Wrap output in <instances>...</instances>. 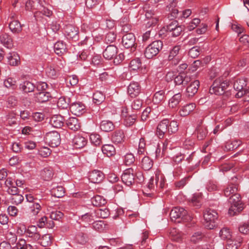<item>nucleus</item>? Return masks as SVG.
<instances>
[{
    "label": "nucleus",
    "instance_id": "f257e3e1",
    "mask_svg": "<svg viewBox=\"0 0 249 249\" xmlns=\"http://www.w3.org/2000/svg\"><path fill=\"white\" fill-rule=\"evenodd\" d=\"M178 130V124L176 121L170 122L164 119L160 122L157 127L156 133L160 139L163 138L166 133L171 135Z\"/></svg>",
    "mask_w": 249,
    "mask_h": 249
},
{
    "label": "nucleus",
    "instance_id": "f03ea898",
    "mask_svg": "<svg viewBox=\"0 0 249 249\" xmlns=\"http://www.w3.org/2000/svg\"><path fill=\"white\" fill-rule=\"evenodd\" d=\"M170 218L173 221L178 222L181 221L187 222L192 221V216L188 213L187 211L183 208L177 207L174 208L170 213Z\"/></svg>",
    "mask_w": 249,
    "mask_h": 249
},
{
    "label": "nucleus",
    "instance_id": "7ed1b4c3",
    "mask_svg": "<svg viewBox=\"0 0 249 249\" xmlns=\"http://www.w3.org/2000/svg\"><path fill=\"white\" fill-rule=\"evenodd\" d=\"M229 202L231 204V206L229 209L228 213L231 216L238 214L244 209L240 195L237 193L230 196Z\"/></svg>",
    "mask_w": 249,
    "mask_h": 249
},
{
    "label": "nucleus",
    "instance_id": "20e7f679",
    "mask_svg": "<svg viewBox=\"0 0 249 249\" xmlns=\"http://www.w3.org/2000/svg\"><path fill=\"white\" fill-rule=\"evenodd\" d=\"M138 179L139 182H142L144 180V177L141 173L135 175L134 170L131 168H128L124 171L122 175V180L124 184L127 186H130L134 183L135 178Z\"/></svg>",
    "mask_w": 249,
    "mask_h": 249
},
{
    "label": "nucleus",
    "instance_id": "39448f33",
    "mask_svg": "<svg viewBox=\"0 0 249 249\" xmlns=\"http://www.w3.org/2000/svg\"><path fill=\"white\" fill-rule=\"evenodd\" d=\"M204 225L208 229H213L215 227V221L218 218L217 212L210 208L206 209L204 212Z\"/></svg>",
    "mask_w": 249,
    "mask_h": 249
},
{
    "label": "nucleus",
    "instance_id": "423d86ee",
    "mask_svg": "<svg viewBox=\"0 0 249 249\" xmlns=\"http://www.w3.org/2000/svg\"><path fill=\"white\" fill-rule=\"evenodd\" d=\"M163 47L162 42L156 40L150 44L145 49L144 54L147 59L152 58L156 56Z\"/></svg>",
    "mask_w": 249,
    "mask_h": 249
},
{
    "label": "nucleus",
    "instance_id": "0eeeda50",
    "mask_svg": "<svg viewBox=\"0 0 249 249\" xmlns=\"http://www.w3.org/2000/svg\"><path fill=\"white\" fill-rule=\"evenodd\" d=\"M45 140L50 146L56 147L60 144V136L56 131H51L46 134Z\"/></svg>",
    "mask_w": 249,
    "mask_h": 249
},
{
    "label": "nucleus",
    "instance_id": "6e6552de",
    "mask_svg": "<svg viewBox=\"0 0 249 249\" xmlns=\"http://www.w3.org/2000/svg\"><path fill=\"white\" fill-rule=\"evenodd\" d=\"M136 38L134 34L130 33L125 34L122 37V44L125 48H131V51H135L137 47Z\"/></svg>",
    "mask_w": 249,
    "mask_h": 249
},
{
    "label": "nucleus",
    "instance_id": "1a4fd4ad",
    "mask_svg": "<svg viewBox=\"0 0 249 249\" xmlns=\"http://www.w3.org/2000/svg\"><path fill=\"white\" fill-rule=\"evenodd\" d=\"M64 32L68 38L74 41L78 40L79 30L77 27L71 24H68L64 28Z\"/></svg>",
    "mask_w": 249,
    "mask_h": 249
},
{
    "label": "nucleus",
    "instance_id": "9d476101",
    "mask_svg": "<svg viewBox=\"0 0 249 249\" xmlns=\"http://www.w3.org/2000/svg\"><path fill=\"white\" fill-rule=\"evenodd\" d=\"M237 179L238 178L236 177L232 178L231 180L232 181L231 182L230 184L224 190V195L226 196L230 197V196L231 195L237 193L238 184L236 182L237 181Z\"/></svg>",
    "mask_w": 249,
    "mask_h": 249
},
{
    "label": "nucleus",
    "instance_id": "9b49d317",
    "mask_svg": "<svg viewBox=\"0 0 249 249\" xmlns=\"http://www.w3.org/2000/svg\"><path fill=\"white\" fill-rule=\"evenodd\" d=\"M118 53V48L113 45H110L107 47L103 53L104 57L107 60L114 59Z\"/></svg>",
    "mask_w": 249,
    "mask_h": 249
},
{
    "label": "nucleus",
    "instance_id": "f8f14e48",
    "mask_svg": "<svg viewBox=\"0 0 249 249\" xmlns=\"http://www.w3.org/2000/svg\"><path fill=\"white\" fill-rule=\"evenodd\" d=\"M104 174L101 171L94 170L89 173V180L94 183H99L104 179Z\"/></svg>",
    "mask_w": 249,
    "mask_h": 249
},
{
    "label": "nucleus",
    "instance_id": "ddd939ff",
    "mask_svg": "<svg viewBox=\"0 0 249 249\" xmlns=\"http://www.w3.org/2000/svg\"><path fill=\"white\" fill-rule=\"evenodd\" d=\"M191 81V78L185 73L180 72L178 75H176L174 82L176 85H182L186 86Z\"/></svg>",
    "mask_w": 249,
    "mask_h": 249
},
{
    "label": "nucleus",
    "instance_id": "4468645a",
    "mask_svg": "<svg viewBox=\"0 0 249 249\" xmlns=\"http://www.w3.org/2000/svg\"><path fill=\"white\" fill-rule=\"evenodd\" d=\"M71 112L76 116H80L85 111V106L81 102L73 103L70 107Z\"/></svg>",
    "mask_w": 249,
    "mask_h": 249
},
{
    "label": "nucleus",
    "instance_id": "2eb2a0df",
    "mask_svg": "<svg viewBox=\"0 0 249 249\" xmlns=\"http://www.w3.org/2000/svg\"><path fill=\"white\" fill-rule=\"evenodd\" d=\"M127 92L132 98H135L141 92V87L138 82L130 83L127 88Z\"/></svg>",
    "mask_w": 249,
    "mask_h": 249
},
{
    "label": "nucleus",
    "instance_id": "dca6fc26",
    "mask_svg": "<svg viewBox=\"0 0 249 249\" xmlns=\"http://www.w3.org/2000/svg\"><path fill=\"white\" fill-rule=\"evenodd\" d=\"M199 86V81L196 80L191 83L186 89V96L188 97H193L197 93Z\"/></svg>",
    "mask_w": 249,
    "mask_h": 249
},
{
    "label": "nucleus",
    "instance_id": "f3484780",
    "mask_svg": "<svg viewBox=\"0 0 249 249\" xmlns=\"http://www.w3.org/2000/svg\"><path fill=\"white\" fill-rule=\"evenodd\" d=\"M242 242V238L240 237H237L236 238H233L232 237L226 241V248L227 249H237Z\"/></svg>",
    "mask_w": 249,
    "mask_h": 249
},
{
    "label": "nucleus",
    "instance_id": "a211bd4d",
    "mask_svg": "<svg viewBox=\"0 0 249 249\" xmlns=\"http://www.w3.org/2000/svg\"><path fill=\"white\" fill-rule=\"evenodd\" d=\"M209 92L211 94H215L221 95L224 94L220 86V79H216L210 88Z\"/></svg>",
    "mask_w": 249,
    "mask_h": 249
},
{
    "label": "nucleus",
    "instance_id": "6ab92c4d",
    "mask_svg": "<svg viewBox=\"0 0 249 249\" xmlns=\"http://www.w3.org/2000/svg\"><path fill=\"white\" fill-rule=\"evenodd\" d=\"M8 63L11 66H18L20 63V57L16 52H13L9 53L7 57Z\"/></svg>",
    "mask_w": 249,
    "mask_h": 249
},
{
    "label": "nucleus",
    "instance_id": "aec40b11",
    "mask_svg": "<svg viewBox=\"0 0 249 249\" xmlns=\"http://www.w3.org/2000/svg\"><path fill=\"white\" fill-rule=\"evenodd\" d=\"M35 100L38 103H44L48 101L51 97L50 92L47 91H41L35 94Z\"/></svg>",
    "mask_w": 249,
    "mask_h": 249
},
{
    "label": "nucleus",
    "instance_id": "412c9836",
    "mask_svg": "<svg viewBox=\"0 0 249 249\" xmlns=\"http://www.w3.org/2000/svg\"><path fill=\"white\" fill-rule=\"evenodd\" d=\"M54 50L56 54L61 56L67 52L66 44L62 41H58L54 45Z\"/></svg>",
    "mask_w": 249,
    "mask_h": 249
},
{
    "label": "nucleus",
    "instance_id": "4be33fe9",
    "mask_svg": "<svg viewBox=\"0 0 249 249\" xmlns=\"http://www.w3.org/2000/svg\"><path fill=\"white\" fill-rule=\"evenodd\" d=\"M73 143L75 148H82L87 143V140L80 135H75L73 139Z\"/></svg>",
    "mask_w": 249,
    "mask_h": 249
},
{
    "label": "nucleus",
    "instance_id": "5701e85b",
    "mask_svg": "<svg viewBox=\"0 0 249 249\" xmlns=\"http://www.w3.org/2000/svg\"><path fill=\"white\" fill-rule=\"evenodd\" d=\"M124 135L122 130H117L111 136V141L114 143H120L124 141Z\"/></svg>",
    "mask_w": 249,
    "mask_h": 249
},
{
    "label": "nucleus",
    "instance_id": "b1692460",
    "mask_svg": "<svg viewBox=\"0 0 249 249\" xmlns=\"http://www.w3.org/2000/svg\"><path fill=\"white\" fill-rule=\"evenodd\" d=\"M64 121V119L62 116L54 115L51 118L50 123L54 127L60 128L63 126Z\"/></svg>",
    "mask_w": 249,
    "mask_h": 249
},
{
    "label": "nucleus",
    "instance_id": "393cba45",
    "mask_svg": "<svg viewBox=\"0 0 249 249\" xmlns=\"http://www.w3.org/2000/svg\"><path fill=\"white\" fill-rule=\"evenodd\" d=\"M181 100V94L180 93L175 94L169 101L168 105L170 108L176 109Z\"/></svg>",
    "mask_w": 249,
    "mask_h": 249
},
{
    "label": "nucleus",
    "instance_id": "a878e982",
    "mask_svg": "<svg viewBox=\"0 0 249 249\" xmlns=\"http://www.w3.org/2000/svg\"><path fill=\"white\" fill-rule=\"evenodd\" d=\"M67 126L73 131L78 130L80 127L78 120L74 117L70 118L66 122Z\"/></svg>",
    "mask_w": 249,
    "mask_h": 249
},
{
    "label": "nucleus",
    "instance_id": "bb28decb",
    "mask_svg": "<svg viewBox=\"0 0 249 249\" xmlns=\"http://www.w3.org/2000/svg\"><path fill=\"white\" fill-rule=\"evenodd\" d=\"M35 86L33 83L30 81H26L19 85V89L24 93H29L34 90Z\"/></svg>",
    "mask_w": 249,
    "mask_h": 249
},
{
    "label": "nucleus",
    "instance_id": "cd10ccee",
    "mask_svg": "<svg viewBox=\"0 0 249 249\" xmlns=\"http://www.w3.org/2000/svg\"><path fill=\"white\" fill-rule=\"evenodd\" d=\"M165 99V91L160 90L156 92L153 97V102L155 104H159L164 101Z\"/></svg>",
    "mask_w": 249,
    "mask_h": 249
},
{
    "label": "nucleus",
    "instance_id": "c85d7f7f",
    "mask_svg": "<svg viewBox=\"0 0 249 249\" xmlns=\"http://www.w3.org/2000/svg\"><path fill=\"white\" fill-rule=\"evenodd\" d=\"M1 43L7 48H11L13 46V41L10 36L6 33H2L0 36Z\"/></svg>",
    "mask_w": 249,
    "mask_h": 249
},
{
    "label": "nucleus",
    "instance_id": "c756f323",
    "mask_svg": "<svg viewBox=\"0 0 249 249\" xmlns=\"http://www.w3.org/2000/svg\"><path fill=\"white\" fill-rule=\"evenodd\" d=\"M196 107V104L190 103L183 106L179 111V114L181 116H186L193 111Z\"/></svg>",
    "mask_w": 249,
    "mask_h": 249
},
{
    "label": "nucleus",
    "instance_id": "7c9ffc66",
    "mask_svg": "<svg viewBox=\"0 0 249 249\" xmlns=\"http://www.w3.org/2000/svg\"><path fill=\"white\" fill-rule=\"evenodd\" d=\"M92 205L95 207H101L107 203V200L102 196L96 195L91 199Z\"/></svg>",
    "mask_w": 249,
    "mask_h": 249
},
{
    "label": "nucleus",
    "instance_id": "2f4dec72",
    "mask_svg": "<svg viewBox=\"0 0 249 249\" xmlns=\"http://www.w3.org/2000/svg\"><path fill=\"white\" fill-rule=\"evenodd\" d=\"M115 128L113 123L109 120H103L100 123L101 129L105 132L112 131Z\"/></svg>",
    "mask_w": 249,
    "mask_h": 249
},
{
    "label": "nucleus",
    "instance_id": "473e14b6",
    "mask_svg": "<svg viewBox=\"0 0 249 249\" xmlns=\"http://www.w3.org/2000/svg\"><path fill=\"white\" fill-rule=\"evenodd\" d=\"M153 166V161L149 157L145 156L141 161V167L145 171H149Z\"/></svg>",
    "mask_w": 249,
    "mask_h": 249
},
{
    "label": "nucleus",
    "instance_id": "72a5a7b5",
    "mask_svg": "<svg viewBox=\"0 0 249 249\" xmlns=\"http://www.w3.org/2000/svg\"><path fill=\"white\" fill-rule=\"evenodd\" d=\"M10 30L14 33H19L22 31V26L18 20H13L9 24Z\"/></svg>",
    "mask_w": 249,
    "mask_h": 249
},
{
    "label": "nucleus",
    "instance_id": "f704fd0d",
    "mask_svg": "<svg viewBox=\"0 0 249 249\" xmlns=\"http://www.w3.org/2000/svg\"><path fill=\"white\" fill-rule=\"evenodd\" d=\"M102 150L104 154L107 157H111L116 153L114 147L112 144H104L102 147Z\"/></svg>",
    "mask_w": 249,
    "mask_h": 249
},
{
    "label": "nucleus",
    "instance_id": "c9c22d12",
    "mask_svg": "<svg viewBox=\"0 0 249 249\" xmlns=\"http://www.w3.org/2000/svg\"><path fill=\"white\" fill-rule=\"evenodd\" d=\"M51 192L52 196L60 198L64 196L65 191L63 187L58 186L56 187L53 188L51 190Z\"/></svg>",
    "mask_w": 249,
    "mask_h": 249
},
{
    "label": "nucleus",
    "instance_id": "e433bc0d",
    "mask_svg": "<svg viewBox=\"0 0 249 249\" xmlns=\"http://www.w3.org/2000/svg\"><path fill=\"white\" fill-rule=\"evenodd\" d=\"M71 102L70 98L66 97H60L57 101V107L60 109H66L69 107Z\"/></svg>",
    "mask_w": 249,
    "mask_h": 249
},
{
    "label": "nucleus",
    "instance_id": "4c0bfd02",
    "mask_svg": "<svg viewBox=\"0 0 249 249\" xmlns=\"http://www.w3.org/2000/svg\"><path fill=\"white\" fill-rule=\"evenodd\" d=\"M53 175V171L52 168L51 167L45 168L41 172V176L44 180L49 181L51 180L52 178Z\"/></svg>",
    "mask_w": 249,
    "mask_h": 249
},
{
    "label": "nucleus",
    "instance_id": "58836bf2",
    "mask_svg": "<svg viewBox=\"0 0 249 249\" xmlns=\"http://www.w3.org/2000/svg\"><path fill=\"white\" fill-rule=\"evenodd\" d=\"M39 243L43 247H48L52 245L53 238L49 234H46L40 238Z\"/></svg>",
    "mask_w": 249,
    "mask_h": 249
},
{
    "label": "nucleus",
    "instance_id": "ea45409f",
    "mask_svg": "<svg viewBox=\"0 0 249 249\" xmlns=\"http://www.w3.org/2000/svg\"><path fill=\"white\" fill-rule=\"evenodd\" d=\"M178 26V21L175 20H173L170 24L167 25L166 27H164L162 29L159 31V36H161V35L164 33L163 32L164 31L171 32L174 29H176V27Z\"/></svg>",
    "mask_w": 249,
    "mask_h": 249
},
{
    "label": "nucleus",
    "instance_id": "a19ab883",
    "mask_svg": "<svg viewBox=\"0 0 249 249\" xmlns=\"http://www.w3.org/2000/svg\"><path fill=\"white\" fill-rule=\"evenodd\" d=\"M219 235L222 239L226 241L232 237L231 232L228 228H222L219 232Z\"/></svg>",
    "mask_w": 249,
    "mask_h": 249
},
{
    "label": "nucleus",
    "instance_id": "79ce46f5",
    "mask_svg": "<svg viewBox=\"0 0 249 249\" xmlns=\"http://www.w3.org/2000/svg\"><path fill=\"white\" fill-rule=\"evenodd\" d=\"M196 133L197 139L198 140H202L207 136L208 131L205 127L199 125L196 129Z\"/></svg>",
    "mask_w": 249,
    "mask_h": 249
},
{
    "label": "nucleus",
    "instance_id": "37998d69",
    "mask_svg": "<svg viewBox=\"0 0 249 249\" xmlns=\"http://www.w3.org/2000/svg\"><path fill=\"white\" fill-rule=\"evenodd\" d=\"M105 95L100 91H96L93 95V101L97 105H100L104 101Z\"/></svg>",
    "mask_w": 249,
    "mask_h": 249
},
{
    "label": "nucleus",
    "instance_id": "c03bdc74",
    "mask_svg": "<svg viewBox=\"0 0 249 249\" xmlns=\"http://www.w3.org/2000/svg\"><path fill=\"white\" fill-rule=\"evenodd\" d=\"M246 86L247 83L245 80L244 79H239L234 82L233 87L236 90H241V89H246L245 88Z\"/></svg>",
    "mask_w": 249,
    "mask_h": 249
},
{
    "label": "nucleus",
    "instance_id": "a18cd8bd",
    "mask_svg": "<svg viewBox=\"0 0 249 249\" xmlns=\"http://www.w3.org/2000/svg\"><path fill=\"white\" fill-rule=\"evenodd\" d=\"M137 119L136 114L129 115L124 118V124L127 127L130 126L134 124Z\"/></svg>",
    "mask_w": 249,
    "mask_h": 249
},
{
    "label": "nucleus",
    "instance_id": "49530a36",
    "mask_svg": "<svg viewBox=\"0 0 249 249\" xmlns=\"http://www.w3.org/2000/svg\"><path fill=\"white\" fill-rule=\"evenodd\" d=\"M241 144V141L238 140H235L232 142H228L226 143L225 148L228 151L233 150L239 147Z\"/></svg>",
    "mask_w": 249,
    "mask_h": 249
},
{
    "label": "nucleus",
    "instance_id": "de8ad7c7",
    "mask_svg": "<svg viewBox=\"0 0 249 249\" xmlns=\"http://www.w3.org/2000/svg\"><path fill=\"white\" fill-rule=\"evenodd\" d=\"M142 66V62L139 58L131 60L129 63V68L131 71H135L140 69Z\"/></svg>",
    "mask_w": 249,
    "mask_h": 249
},
{
    "label": "nucleus",
    "instance_id": "09e8293b",
    "mask_svg": "<svg viewBox=\"0 0 249 249\" xmlns=\"http://www.w3.org/2000/svg\"><path fill=\"white\" fill-rule=\"evenodd\" d=\"M201 199V195L199 193L195 194L192 198L190 199L189 202L192 204L193 206L199 207L200 206V200Z\"/></svg>",
    "mask_w": 249,
    "mask_h": 249
},
{
    "label": "nucleus",
    "instance_id": "8fccbe9b",
    "mask_svg": "<svg viewBox=\"0 0 249 249\" xmlns=\"http://www.w3.org/2000/svg\"><path fill=\"white\" fill-rule=\"evenodd\" d=\"M191 176H188L179 181H176L174 183L176 188L178 189L182 188L188 182Z\"/></svg>",
    "mask_w": 249,
    "mask_h": 249
},
{
    "label": "nucleus",
    "instance_id": "3c124183",
    "mask_svg": "<svg viewBox=\"0 0 249 249\" xmlns=\"http://www.w3.org/2000/svg\"><path fill=\"white\" fill-rule=\"evenodd\" d=\"M180 50V46L177 45L174 46L172 50L170 51L169 55L168 56V60L173 59L175 57L179 56V52Z\"/></svg>",
    "mask_w": 249,
    "mask_h": 249
},
{
    "label": "nucleus",
    "instance_id": "603ef678",
    "mask_svg": "<svg viewBox=\"0 0 249 249\" xmlns=\"http://www.w3.org/2000/svg\"><path fill=\"white\" fill-rule=\"evenodd\" d=\"M200 49L199 47L195 46L190 49L188 55L193 58H196L200 54Z\"/></svg>",
    "mask_w": 249,
    "mask_h": 249
},
{
    "label": "nucleus",
    "instance_id": "864d4df0",
    "mask_svg": "<svg viewBox=\"0 0 249 249\" xmlns=\"http://www.w3.org/2000/svg\"><path fill=\"white\" fill-rule=\"evenodd\" d=\"M158 21L159 19L157 17H154L153 18L146 19L145 26L147 28H153L157 25Z\"/></svg>",
    "mask_w": 249,
    "mask_h": 249
},
{
    "label": "nucleus",
    "instance_id": "5fc2aeb1",
    "mask_svg": "<svg viewBox=\"0 0 249 249\" xmlns=\"http://www.w3.org/2000/svg\"><path fill=\"white\" fill-rule=\"evenodd\" d=\"M116 39V34L114 32H109L105 37V41L107 43H111L115 41Z\"/></svg>",
    "mask_w": 249,
    "mask_h": 249
},
{
    "label": "nucleus",
    "instance_id": "6e6d98bb",
    "mask_svg": "<svg viewBox=\"0 0 249 249\" xmlns=\"http://www.w3.org/2000/svg\"><path fill=\"white\" fill-rule=\"evenodd\" d=\"M64 216V214L60 211H52L50 215V217L52 220H60Z\"/></svg>",
    "mask_w": 249,
    "mask_h": 249
},
{
    "label": "nucleus",
    "instance_id": "4d7b16f0",
    "mask_svg": "<svg viewBox=\"0 0 249 249\" xmlns=\"http://www.w3.org/2000/svg\"><path fill=\"white\" fill-rule=\"evenodd\" d=\"M135 161V157L131 153H127L124 156V163L126 165H130Z\"/></svg>",
    "mask_w": 249,
    "mask_h": 249
},
{
    "label": "nucleus",
    "instance_id": "13d9d810",
    "mask_svg": "<svg viewBox=\"0 0 249 249\" xmlns=\"http://www.w3.org/2000/svg\"><path fill=\"white\" fill-rule=\"evenodd\" d=\"M24 199L23 196L19 194V193L12 196L11 197V201L13 204L18 205L21 203Z\"/></svg>",
    "mask_w": 249,
    "mask_h": 249
},
{
    "label": "nucleus",
    "instance_id": "bf43d9fd",
    "mask_svg": "<svg viewBox=\"0 0 249 249\" xmlns=\"http://www.w3.org/2000/svg\"><path fill=\"white\" fill-rule=\"evenodd\" d=\"M239 231L244 234L249 233V222H245L240 225L238 227Z\"/></svg>",
    "mask_w": 249,
    "mask_h": 249
},
{
    "label": "nucleus",
    "instance_id": "052dcab7",
    "mask_svg": "<svg viewBox=\"0 0 249 249\" xmlns=\"http://www.w3.org/2000/svg\"><path fill=\"white\" fill-rule=\"evenodd\" d=\"M97 214L102 218H106L109 215V211L107 208L100 209L97 211Z\"/></svg>",
    "mask_w": 249,
    "mask_h": 249
},
{
    "label": "nucleus",
    "instance_id": "680f3d73",
    "mask_svg": "<svg viewBox=\"0 0 249 249\" xmlns=\"http://www.w3.org/2000/svg\"><path fill=\"white\" fill-rule=\"evenodd\" d=\"M142 104V101L139 99H137L133 101L131 105V107L133 109L138 110L141 108Z\"/></svg>",
    "mask_w": 249,
    "mask_h": 249
},
{
    "label": "nucleus",
    "instance_id": "e2e57ef3",
    "mask_svg": "<svg viewBox=\"0 0 249 249\" xmlns=\"http://www.w3.org/2000/svg\"><path fill=\"white\" fill-rule=\"evenodd\" d=\"M171 6L168 7L169 10L170 11V13L168 15V18L169 20H173L174 18H177V16L178 13V10L177 8H173L170 10Z\"/></svg>",
    "mask_w": 249,
    "mask_h": 249
},
{
    "label": "nucleus",
    "instance_id": "0e129e2a",
    "mask_svg": "<svg viewBox=\"0 0 249 249\" xmlns=\"http://www.w3.org/2000/svg\"><path fill=\"white\" fill-rule=\"evenodd\" d=\"M203 237V235L201 232H197L191 237V241L196 244L201 240Z\"/></svg>",
    "mask_w": 249,
    "mask_h": 249
},
{
    "label": "nucleus",
    "instance_id": "69168bd1",
    "mask_svg": "<svg viewBox=\"0 0 249 249\" xmlns=\"http://www.w3.org/2000/svg\"><path fill=\"white\" fill-rule=\"evenodd\" d=\"M169 235L173 240L179 241L180 239V236L178 233H177V229L176 228H173L171 230Z\"/></svg>",
    "mask_w": 249,
    "mask_h": 249
},
{
    "label": "nucleus",
    "instance_id": "338daca9",
    "mask_svg": "<svg viewBox=\"0 0 249 249\" xmlns=\"http://www.w3.org/2000/svg\"><path fill=\"white\" fill-rule=\"evenodd\" d=\"M16 81L12 78H8L4 81V85L7 88H12L13 89L16 86Z\"/></svg>",
    "mask_w": 249,
    "mask_h": 249
},
{
    "label": "nucleus",
    "instance_id": "774afa93",
    "mask_svg": "<svg viewBox=\"0 0 249 249\" xmlns=\"http://www.w3.org/2000/svg\"><path fill=\"white\" fill-rule=\"evenodd\" d=\"M41 206L38 203H35L33 205V207H31V212L33 214V215H37L41 210Z\"/></svg>",
    "mask_w": 249,
    "mask_h": 249
}]
</instances>
